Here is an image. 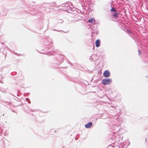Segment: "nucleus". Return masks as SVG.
<instances>
[{
	"instance_id": "1a4fd4ad",
	"label": "nucleus",
	"mask_w": 148,
	"mask_h": 148,
	"mask_svg": "<svg viewBox=\"0 0 148 148\" xmlns=\"http://www.w3.org/2000/svg\"><path fill=\"white\" fill-rule=\"evenodd\" d=\"M60 60H61V61H63L64 59V56L62 55L59 56Z\"/></svg>"
},
{
	"instance_id": "39448f33",
	"label": "nucleus",
	"mask_w": 148,
	"mask_h": 148,
	"mask_svg": "<svg viewBox=\"0 0 148 148\" xmlns=\"http://www.w3.org/2000/svg\"><path fill=\"white\" fill-rule=\"evenodd\" d=\"M117 122H118V123L116 124V126L118 127V126H119L121 124L122 122V121L121 120H120L117 121Z\"/></svg>"
},
{
	"instance_id": "0eeeda50",
	"label": "nucleus",
	"mask_w": 148,
	"mask_h": 148,
	"mask_svg": "<svg viewBox=\"0 0 148 148\" xmlns=\"http://www.w3.org/2000/svg\"><path fill=\"white\" fill-rule=\"evenodd\" d=\"M113 16L114 17H118L119 16V14L117 13H115L113 14Z\"/></svg>"
},
{
	"instance_id": "6e6552de",
	"label": "nucleus",
	"mask_w": 148,
	"mask_h": 148,
	"mask_svg": "<svg viewBox=\"0 0 148 148\" xmlns=\"http://www.w3.org/2000/svg\"><path fill=\"white\" fill-rule=\"evenodd\" d=\"M95 56V55H92L90 57V60L91 61H92L93 60H94L93 59V57Z\"/></svg>"
},
{
	"instance_id": "f03ea898",
	"label": "nucleus",
	"mask_w": 148,
	"mask_h": 148,
	"mask_svg": "<svg viewBox=\"0 0 148 148\" xmlns=\"http://www.w3.org/2000/svg\"><path fill=\"white\" fill-rule=\"evenodd\" d=\"M103 75L105 77H108L110 76V73L108 70H106L104 71Z\"/></svg>"
},
{
	"instance_id": "f257e3e1",
	"label": "nucleus",
	"mask_w": 148,
	"mask_h": 148,
	"mask_svg": "<svg viewBox=\"0 0 148 148\" xmlns=\"http://www.w3.org/2000/svg\"><path fill=\"white\" fill-rule=\"evenodd\" d=\"M112 82L111 79H103L102 83L104 85H107L110 84Z\"/></svg>"
},
{
	"instance_id": "f8f14e48",
	"label": "nucleus",
	"mask_w": 148,
	"mask_h": 148,
	"mask_svg": "<svg viewBox=\"0 0 148 148\" xmlns=\"http://www.w3.org/2000/svg\"><path fill=\"white\" fill-rule=\"evenodd\" d=\"M61 23H62L63 22V21H62V20H60V22Z\"/></svg>"
},
{
	"instance_id": "4468645a",
	"label": "nucleus",
	"mask_w": 148,
	"mask_h": 148,
	"mask_svg": "<svg viewBox=\"0 0 148 148\" xmlns=\"http://www.w3.org/2000/svg\"><path fill=\"white\" fill-rule=\"evenodd\" d=\"M128 32L129 33H131V32L130 31H129Z\"/></svg>"
},
{
	"instance_id": "423d86ee",
	"label": "nucleus",
	"mask_w": 148,
	"mask_h": 148,
	"mask_svg": "<svg viewBox=\"0 0 148 148\" xmlns=\"http://www.w3.org/2000/svg\"><path fill=\"white\" fill-rule=\"evenodd\" d=\"M94 21H95V19H94V18H92L88 20V22L89 23H92Z\"/></svg>"
},
{
	"instance_id": "9b49d317",
	"label": "nucleus",
	"mask_w": 148,
	"mask_h": 148,
	"mask_svg": "<svg viewBox=\"0 0 148 148\" xmlns=\"http://www.w3.org/2000/svg\"><path fill=\"white\" fill-rule=\"evenodd\" d=\"M138 54L140 55L141 54V52L139 50H138Z\"/></svg>"
},
{
	"instance_id": "20e7f679",
	"label": "nucleus",
	"mask_w": 148,
	"mask_h": 148,
	"mask_svg": "<svg viewBox=\"0 0 148 148\" xmlns=\"http://www.w3.org/2000/svg\"><path fill=\"white\" fill-rule=\"evenodd\" d=\"M100 41L99 39L96 40L95 42L96 46V47H98L100 46Z\"/></svg>"
},
{
	"instance_id": "ddd939ff",
	"label": "nucleus",
	"mask_w": 148,
	"mask_h": 148,
	"mask_svg": "<svg viewBox=\"0 0 148 148\" xmlns=\"http://www.w3.org/2000/svg\"><path fill=\"white\" fill-rule=\"evenodd\" d=\"M28 100H29V99L28 98H27L26 99V100L27 101Z\"/></svg>"
},
{
	"instance_id": "7ed1b4c3",
	"label": "nucleus",
	"mask_w": 148,
	"mask_h": 148,
	"mask_svg": "<svg viewBox=\"0 0 148 148\" xmlns=\"http://www.w3.org/2000/svg\"><path fill=\"white\" fill-rule=\"evenodd\" d=\"M92 122H89L88 123L85 125V127L86 128H90L92 125Z\"/></svg>"
},
{
	"instance_id": "9d476101",
	"label": "nucleus",
	"mask_w": 148,
	"mask_h": 148,
	"mask_svg": "<svg viewBox=\"0 0 148 148\" xmlns=\"http://www.w3.org/2000/svg\"><path fill=\"white\" fill-rule=\"evenodd\" d=\"M110 11L111 12H115L116 11V10L115 9L112 8L111 9Z\"/></svg>"
}]
</instances>
